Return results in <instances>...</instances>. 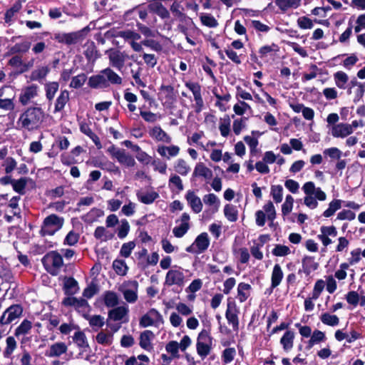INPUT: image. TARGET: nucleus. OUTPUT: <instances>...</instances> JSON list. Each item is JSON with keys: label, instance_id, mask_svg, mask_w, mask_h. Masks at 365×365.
<instances>
[{"label": "nucleus", "instance_id": "nucleus-1", "mask_svg": "<svg viewBox=\"0 0 365 365\" xmlns=\"http://www.w3.org/2000/svg\"><path fill=\"white\" fill-rule=\"evenodd\" d=\"M122 78L110 68H106L88 78V86L92 89H106L110 85L122 84Z\"/></svg>", "mask_w": 365, "mask_h": 365}, {"label": "nucleus", "instance_id": "nucleus-2", "mask_svg": "<svg viewBox=\"0 0 365 365\" xmlns=\"http://www.w3.org/2000/svg\"><path fill=\"white\" fill-rule=\"evenodd\" d=\"M45 113L40 107L31 106L25 110L17 121L21 128L29 131L38 129L43 123Z\"/></svg>", "mask_w": 365, "mask_h": 365}, {"label": "nucleus", "instance_id": "nucleus-3", "mask_svg": "<svg viewBox=\"0 0 365 365\" xmlns=\"http://www.w3.org/2000/svg\"><path fill=\"white\" fill-rule=\"evenodd\" d=\"M41 262L49 274L56 276L63 264V259L57 251H50L43 257Z\"/></svg>", "mask_w": 365, "mask_h": 365}, {"label": "nucleus", "instance_id": "nucleus-4", "mask_svg": "<svg viewBox=\"0 0 365 365\" xmlns=\"http://www.w3.org/2000/svg\"><path fill=\"white\" fill-rule=\"evenodd\" d=\"M63 217L56 214H51L43 220L40 234L41 236L53 235L63 227Z\"/></svg>", "mask_w": 365, "mask_h": 365}, {"label": "nucleus", "instance_id": "nucleus-5", "mask_svg": "<svg viewBox=\"0 0 365 365\" xmlns=\"http://www.w3.org/2000/svg\"><path fill=\"white\" fill-rule=\"evenodd\" d=\"M24 307L21 304H14L5 309L0 317L1 327L11 324H16L18 319L23 315Z\"/></svg>", "mask_w": 365, "mask_h": 365}, {"label": "nucleus", "instance_id": "nucleus-6", "mask_svg": "<svg viewBox=\"0 0 365 365\" xmlns=\"http://www.w3.org/2000/svg\"><path fill=\"white\" fill-rule=\"evenodd\" d=\"M158 100L162 102L163 106L173 108L177 101V93L171 85H161L158 93Z\"/></svg>", "mask_w": 365, "mask_h": 365}, {"label": "nucleus", "instance_id": "nucleus-7", "mask_svg": "<svg viewBox=\"0 0 365 365\" xmlns=\"http://www.w3.org/2000/svg\"><path fill=\"white\" fill-rule=\"evenodd\" d=\"M210 246V239L207 232H202L197 236L194 242L185 248V251L192 254H202Z\"/></svg>", "mask_w": 365, "mask_h": 365}, {"label": "nucleus", "instance_id": "nucleus-8", "mask_svg": "<svg viewBox=\"0 0 365 365\" xmlns=\"http://www.w3.org/2000/svg\"><path fill=\"white\" fill-rule=\"evenodd\" d=\"M240 311L237 308L236 303L231 301L229 298L227 300V309L225 312V317L229 324L232 325L234 331H239V317L238 314Z\"/></svg>", "mask_w": 365, "mask_h": 365}, {"label": "nucleus", "instance_id": "nucleus-9", "mask_svg": "<svg viewBox=\"0 0 365 365\" xmlns=\"http://www.w3.org/2000/svg\"><path fill=\"white\" fill-rule=\"evenodd\" d=\"M185 86L192 93L195 101V111L198 113L204 107V101L201 93V86L197 82H186Z\"/></svg>", "mask_w": 365, "mask_h": 365}, {"label": "nucleus", "instance_id": "nucleus-10", "mask_svg": "<svg viewBox=\"0 0 365 365\" xmlns=\"http://www.w3.org/2000/svg\"><path fill=\"white\" fill-rule=\"evenodd\" d=\"M149 9H148V5L145 4H138L133 8L126 11L123 14V19L125 21H130L134 19L133 14L135 11H137L139 16V18L142 21H145L148 17V11Z\"/></svg>", "mask_w": 365, "mask_h": 365}, {"label": "nucleus", "instance_id": "nucleus-11", "mask_svg": "<svg viewBox=\"0 0 365 365\" xmlns=\"http://www.w3.org/2000/svg\"><path fill=\"white\" fill-rule=\"evenodd\" d=\"M38 86L35 84L26 86L21 90L19 95V102L23 106L27 105L30 101L37 96Z\"/></svg>", "mask_w": 365, "mask_h": 365}, {"label": "nucleus", "instance_id": "nucleus-12", "mask_svg": "<svg viewBox=\"0 0 365 365\" xmlns=\"http://www.w3.org/2000/svg\"><path fill=\"white\" fill-rule=\"evenodd\" d=\"M149 11L157 14L161 19H168L170 12L165 6L161 3L160 0H153L148 4Z\"/></svg>", "mask_w": 365, "mask_h": 365}, {"label": "nucleus", "instance_id": "nucleus-13", "mask_svg": "<svg viewBox=\"0 0 365 365\" xmlns=\"http://www.w3.org/2000/svg\"><path fill=\"white\" fill-rule=\"evenodd\" d=\"M184 274L181 271L170 269L166 274L165 284L168 286H172L173 284L182 286L184 284Z\"/></svg>", "mask_w": 365, "mask_h": 365}, {"label": "nucleus", "instance_id": "nucleus-14", "mask_svg": "<svg viewBox=\"0 0 365 365\" xmlns=\"http://www.w3.org/2000/svg\"><path fill=\"white\" fill-rule=\"evenodd\" d=\"M185 199L195 213H199L202 211L203 207L202 201L193 190H190L187 191L185 195Z\"/></svg>", "mask_w": 365, "mask_h": 365}, {"label": "nucleus", "instance_id": "nucleus-15", "mask_svg": "<svg viewBox=\"0 0 365 365\" xmlns=\"http://www.w3.org/2000/svg\"><path fill=\"white\" fill-rule=\"evenodd\" d=\"M284 277V274L282 267L279 264H275L271 275V287L267 289V291L271 294L274 288L278 287Z\"/></svg>", "mask_w": 365, "mask_h": 365}, {"label": "nucleus", "instance_id": "nucleus-16", "mask_svg": "<svg viewBox=\"0 0 365 365\" xmlns=\"http://www.w3.org/2000/svg\"><path fill=\"white\" fill-rule=\"evenodd\" d=\"M302 269H299L298 274H301L303 272L306 276H309L319 267V264L314 261V257L305 256L302 260Z\"/></svg>", "mask_w": 365, "mask_h": 365}, {"label": "nucleus", "instance_id": "nucleus-17", "mask_svg": "<svg viewBox=\"0 0 365 365\" xmlns=\"http://www.w3.org/2000/svg\"><path fill=\"white\" fill-rule=\"evenodd\" d=\"M353 133L351 126L347 123H339L331 128V135L334 138H345Z\"/></svg>", "mask_w": 365, "mask_h": 365}, {"label": "nucleus", "instance_id": "nucleus-18", "mask_svg": "<svg viewBox=\"0 0 365 365\" xmlns=\"http://www.w3.org/2000/svg\"><path fill=\"white\" fill-rule=\"evenodd\" d=\"M154 337V334L150 330H145L140 333L139 337V345L140 346L147 351H151L153 350V345L151 343L152 338Z\"/></svg>", "mask_w": 365, "mask_h": 365}, {"label": "nucleus", "instance_id": "nucleus-19", "mask_svg": "<svg viewBox=\"0 0 365 365\" xmlns=\"http://www.w3.org/2000/svg\"><path fill=\"white\" fill-rule=\"evenodd\" d=\"M295 332L294 330H287L280 339V344L285 352H289L294 346Z\"/></svg>", "mask_w": 365, "mask_h": 365}, {"label": "nucleus", "instance_id": "nucleus-20", "mask_svg": "<svg viewBox=\"0 0 365 365\" xmlns=\"http://www.w3.org/2000/svg\"><path fill=\"white\" fill-rule=\"evenodd\" d=\"M68 351V346L64 342H56L50 346L49 349L46 351L48 357H58Z\"/></svg>", "mask_w": 365, "mask_h": 365}, {"label": "nucleus", "instance_id": "nucleus-21", "mask_svg": "<svg viewBox=\"0 0 365 365\" xmlns=\"http://www.w3.org/2000/svg\"><path fill=\"white\" fill-rule=\"evenodd\" d=\"M151 138L157 141H162L166 143H170L172 140L171 137L164 131L160 125L154 126L149 132Z\"/></svg>", "mask_w": 365, "mask_h": 365}, {"label": "nucleus", "instance_id": "nucleus-22", "mask_svg": "<svg viewBox=\"0 0 365 365\" xmlns=\"http://www.w3.org/2000/svg\"><path fill=\"white\" fill-rule=\"evenodd\" d=\"M197 177H202L206 180H210L212 178V171L206 167L203 163H198L194 168L192 180Z\"/></svg>", "mask_w": 365, "mask_h": 365}, {"label": "nucleus", "instance_id": "nucleus-23", "mask_svg": "<svg viewBox=\"0 0 365 365\" xmlns=\"http://www.w3.org/2000/svg\"><path fill=\"white\" fill-rule=\"evenodd\" d=\"M63 289L67 296L75 294L78 290V282L72 277H65Z\"/></svg>", "mask_w": 365, "mask_h": 365}, {"label": "nucleus", "instance_id": "nucleus-24", "mask_svg": "<svg viewBox=\"0 0 365 365\" xmlns=\"http://www.w3.org/2000/svg\"><path fill=\"white\" fill-rule=\"evenodd\" d=\"M157 151L160 156L169 159L170 157H175L179 154L180 148L174 145L170 146L159 145Z\"/></svg>", "mask_w": 365, "mask_h": 365}, {"label": "nucleus", "instance_id": "nucleus-25", "mask_svg": "<svg viewBox=\"0 0 365 365\" xmlns=\"http://www.w3.org/2000/svg\"><path fill=\"white\" fill-rule=\"evenodd\" d=\"M128 309L124 306L115 307L108 311V319L120 321L127 315Z\"/></svg>", "mask_w": 365, "mask_h": 365}, {"label": "nucleus", "instance_id": "nucleus-26", "mask_svg": "<svg viewBox=\"0 0 365 365\" xmlns=\"http://www.w3.org/2000/svg\"><path fill=\"white\" fill-rule=\"evenodd\" d=\"M15 336H9L6 339V346L3 351V356L6 359L12 358V354L17 348V341Z\"/></svg>", "mask_w": 365, "mask_h": 365}, {"label": "nucleus", "instance_id": "nucleus-27", "mask_svg": "<svg viewBox=\"0 0 365 365\" xmlns=\"http://www.w3.org/2000/svg\"><path fill=\"white\" fill-rule=\"evenodd\" d=\"M32 329V322L25 319L21 324L15 329L14 336L19 339L21 336L29 334Z\"/></svg>", "mask_w": 365, "mask_h": 365}, {"label": "nucleus", "instance_id": "nucleus-28", "mask_svg": "<svg viewBox=\"0 0 365 365\" xmlns=\"http://www.w3.org/2000/svg\"><path fill=\"white\" fill-rule=\"evenodd\" d=\"M50 72V68L48 66L38 67L34 70L30 75V81L41 82Z\"/></svg>", "mask_w": 365, "mask_h": 365}, {"label": "nucleus", "instance_id": "nucleus-29", "mask_svg": "<svg viewBox=\"0 0 365 365\" xmlns=\"http://www.w3.org/2000/svg\"><path fill=\"white\" fill-rule=\"evenodd\" d=\"M31 43L29 41L17 43L9 49V51L6 53V56L17 53H25L29 51Z\"/></svg>", "mask_w": 365, "mask_h": 365}, {"label": "nucleus", "instance_id": "nucleus-30", "mask_svg": "<svg viewBox=\"0 0 365 365\" xmlns=\"http://www.w3.org/2000/svg\"><path fill=\"white\" fill-rule=\"evenodd\" d=\"M274 3L282 12L284 13L290 8H298L301 4V0H274Z\"/></svg>", "mask_w": 365, "mask_h": 365}, {"label": "nucleus", "instance_id": "nucleus-31", "mask_svg": "<svg viewBox=\"0 0 365 365\" xmlns=\"http://www.w3.org/2000/svg\"><path fill=\"white\" fill-rule=\"evenodd\" d=\"M252 287L250 284L240 282L237 286V297L240 302H245L250 296Z\"/></svg>", "mask_w": 365, "mask_h": 365}, {"label": "nucleus", "instance_id": "nucleus-32", "mask_svg": "<svg viewBox=\"0 0 365 365\" xmlns=\"http://www.w3.org/2000/svg\"><path fill=\"white\" fill-rule=\"evenodd\" d=\"M103 300L107 307H115L119 303L118 297L113 291H106L103 295Z\"/></svg>", "mask_w": 365, "mask_h": 365}, {"label": "nucleus", "instance_id": "nucleus-33", "mask_svg": "<svg viewBox=\"0 0 365 365\" xmlns=\"http://www.w3.org/2000/svg\"><path fill=\"white\" fill-rule=\"evenodd\" d=\"M136 196L140 202L145 205H150L159 197V194L156 191H152L147 193H143L138 191L136 193Z\"/></svg>", "mask_w": 365, "mask_h": 365}, {"label": "nucleus", "instance_id": "nucleus-34", "mask_svg": "<svg viewBox=\"0 0 365 365\" xmlns=\"http://www.w3.org/2000/svg\"><path fill=\"white\" fill-rule=\"evenodd\" d=\"M69 101V92L67 90L61 91L55 103L54 113L61 111Z\"/></svg>", "mask_w": 365, "mask_h": 365}, {"label": "nucleus", "instance_id": "nucleus-35", "mask_svg": "<svg viewBox=\"0 0 365 365\" xmlns=\"http://www.w3.org/2000/svg\"><path fill=\"white\" fill-rule=\"evenodd\" d=\"M73 341L80 349L86 350V348H89L86 336L83 331L78 329L76 331L73 336Z\"/></svg>", "mask_w": 365, "mask_h": 365}, {"label": "nucleus", "instance_id": "nucleus-36", "mask_svg": "<svg viewBox=\"0 0 365 365\" xmlns=\"http://www.w3.org/2000/svg\"><path fill=\"white\" fill-rule=\"evenodd\" d=\"M224 215L227 220L231 222H235L238 219V210L236 206L227 204L224 207Z\"/></svg>", "mask_w": 365, "mask_h": 365}, {"label": "nucleus", "instance_id": "nucleus-37", "mask_svg": "<svg viewBox=\"0 0 365 365\" xmlns=\"http://www.w3.org/2000/svg\"><path fill=\"white\" fill-rule=\"evenodd\" d=\"M13 274L9 266L3 262H0V279L5 282H11Z\"/></svg>", "mask_w": 365, "mask_h": 365}, {"label": "nucleus", "instance_id": "nucleus-38", "mask_svg": "<svg viewBox=\"0 0 365 365\" xmlns=\"http://www.w3.org/2000/svg\"><path fill=\"white\" fill-rule=\"evenodd\" d=\"M96 342L103 346H110L113 341V333L101 331L96 336Z\"/></svg>", "mask_w": 365, "mask_h": 365}, {"label": "nucleus", "instance_id": "nucleus-39", "mask_svg": "<svg viewBox=\"0 0 365 365\" xmlns=\"http://www.w3.org/2000/svg\"><path fill=\"white\" fill-rule=\"evenodd\" d=\"M132 285L135 289H125L123 292L124 299L129 303H134L138 299L137 289L138 284L136 281H133Z\"/></svg>", "mask_w": 365, "mask_h": 365}, {"label": "nucleus", "instance_id": "nucleus-40", "mask_svg": "<svg viewBox=\"0 0 365 365\" xmlns=\"http://www.w3.org/2000/svg\"><path fill=\"white\" fill-rule=\"evenodd\" d=\"M175 18L180 22L178 28L184 34L187 32L188 26H190L193 24L192 19L187 16L185 13L179 14V16Z\"/></svg>", "mask_w": 365, "mask_h": 365}, {"label": "nucleus", "instance_id": "nucleus-41", "mask_svg": "<svg viewBox=\"0 0 365 365\" xmlns=\"http://www.w3.org/2000/svg\"><path fill=\"white\" fill-rule=\"evenodd\" d=\"M321 322L327 326L334 327L339 324V319L336 315L325 312L320 316Z\"/></svg>", "mask_w": 365, "mask_h": 365}, {"label": "nucleus", "instance_id": "nucleus-42", "mask_svg": "<svg viewBox=\"0 0 365 365\" xmlns=\"http://www.w3.org/2000/svg\"><path fill=\"white\" fill-rule=\"evenodd\" d=\"M58 88L59 84L56 81L48 82L45 84L46 97L49 101L53 99Z\"/></svg>", "mask_w": 365, "mask_h": 365}, {"label": "nucleus", "instance_id": "nucleus-43", "mask_svg": "<svg viewBox=\"0 0 365 365\" xmlns=\"http://www.w3.org/2000/svg\"><path fill=\"white\" fill-rule=\"evenodd\" d=\"M113 269L118 275L125 276L127 274L128 267L123 259H115L113 262Z\"/></svg>", "mask_w": 365, "mask_h": 365}, {"label": "nucleus", "instance_id": "nucleus-44", "mask_svg": "<svg viewBox=\"0 0 365 365\" xmlns=\"http://www.w3.org/2000/svg\"><path fill=\"white\" fill-rule=\"evenodd\" d=\"M341 207V200H333L329 204V207L323 212L322 215L325 217H330Z\"/></svg>", "mask_w": 365, "mask_h": 365}, {"label": "nucleus", "instance_id": "nucleus-45", "mask_svg": "<svg viewBox=\"0 0 365 365\" xmlns=\"http://www.w3.org/2000/svg\"><path fill=\"white\" fill-rule=\"evenodd\" d=\"M117 160L127 167H133L135 165L133 157L129 154H126L125 150L123 153H118Z\"/></svg>", "mask_w": 365, "mask_h": 365}, {"label": "nucleus", "instance_id": "nucleus-46", "mask_svg": "<svg viewBox=\"0 0 365 365\" xmlns=\"http://www.w3.org/2000/svg\"><path fill=\"white\" fill-rule=\"evenodd\" d=\"M87 76L84 73H81L76 76H73L71 78L69 87L76 89L80 88L84 85L87 81Z\"/></svg>", "mask_w": 365, "mask_h": 365}, {"label": "nucleus", "instance_id": "nucleus-47", "mask_svg": "<svg viewBox=\"0 0 365 365\" xmlns=\"http://www.w3.org/2000/svg\"><path fill=\"white\" fill-rule=\"evenodd\" d=\"M200 18L202 25L205 26L209 28H215L218 26L217 21L210 14L202 13L201 14Z\"/></svg>", "mask_w": 365, "mask_h": 365}, {"label": "nucleus", "instance_id": "nucleus-48", "mask_svg": "<svg viewBox=\"0 0 365 365\" xmlns=\"http://www.w3.org/2000/svg\"><path fill=\"white\" fill-rule=\"evenodd\" d=\"M212 343L197 341L196 349L198 355L202 358L206 357L210 352Z\"/></svg>", "mask_w": 365, "mask_h": 365}, {"label": "nucleus", "instance_id": "nucleus-49", "mask_svg": "<svg viewBox=\"0 0 365 365\" xmlns=\"http://www.w3.org/2000/svg\"><path fill=\"white\" fill-rule=\"evenodd\" d=\"M27 182L28 180L26 178H21L19 180L14 179L12 183L13 190L19 194H24Z\"/></svg>", "mask_w": 365, "mask_h": 365}, {"label": "nucleus", "instance_id": "nucleus-50", "mask_svg": "<svg viewBox=\"0 0 365 365\" xmlns=\"http://www.w3.org/2000/svg\"><path fill=\"white\" fill-rule=\"evenodd\" d=\"M335 83L339 88H345V84L348 82L349 78L344 71H337L334 74Z\"/></svg>", "mask_w": 365, "mask_h": 365}, {"label": "nucleus", "instance_id": "nucleus-51", "mask_svg": "<svg viewBox=\"0 0 365 365\" xmlns=\"http://www.w3.org/2000/svg\"><path fill=\"white\" fill-rule=\"evenodd\" d=\"M271 195L276 203H279L283 198V187L281 185L271 186Z\"/></svg>", "mask_w": 365, "mask_h": 365}, {"label": "nucleus", "instance_id": "nucleus-52", "mask_svg": "<svg viewBox=\"0 0 365 365\" xmlns=\"http://www.w3.org/2000/svg\"><path fill=\"white\" fill-rule=\"evenodd\" d=\"M175 170L181 175H187L190 168L183 159H178L174 165Z\"/></svg>", "mask_w": 365, "mask_h": 365}, {"label": "nucleus", "instance_id": "nucleus-53", "mask_svg": "<svg viewBox=\"0 0 365 365\" xmlns=\"http://www.w3.org/2000/svg\"><path fill=\"white\" fill-rule=\"evenodd\" d=\"M179 349H180L177 341H170L165 345L166 351L175 359L180 358Z\"/></svg>", "mask_w": 365, "mask_h": 365}, {"label": "nucleus", "instance_id": "nucleus-54", "mask_svg": "<svg viewBox=\"0 0 365 365\" xmlns=\"http://www.w3.org/2000/svg\"><path fill=\"white\" fill-rule=\"evenodd\" d=\"M118 36L123 38L125 41H137L139 40L141 36L140 35L131 30H126V31H120L118 33Z\"/></svg>", "mask_w": 365, "mask_h": 365}, {"label": "nucleus", "instance_id": "nucleus-55", "mask_svg": "<svg viewBox=\"0 0 365 365\" xmlns=\"http://www.w3.org/2000/svg\"><path fill=\"white\" fill-rule=\"evenodd\" d=\"M99 292V287L98 284L93 282H91L83 292V296L87 299L92 298L95 294Z\"/></svg>", "mask_w": 365, "mask_h": 365}, {"label": "nucleus", "instance_id": "nucleus-56", "mask_svg": "<svg viewBox=\"0 0 365 365\" xmlns=\"http://www.w3.org/2000/svg\"><path fill=\"white\" fill-rule=\"evenodd\" d=\"M236 350L234 347L226 348L222 351V361L225 364H230L234 360Z\"/></svg>", "mask_w": 365, "mask_h": 365}, {"label": "nucleus", "instance_id": "nucleus-57", "mask_svg": "<svg viewBox=\"0 0 365 365\" xmlns=\"http://www.w3.org/2000/svg\"><path fill=\"white\" fill-rule=\"evenodd\" d=\"M86 58L88 61H94L98 58L101 56V54L98 53V51L94 45V43H92L90 46H88L86 50L84 52Z\"/></svg>", "mask_w": 365, "mask_h": 365}, {"label": "nucleus", "instance_id": "nucleus-58", "mask_svg": "<svg viewBox=\"0 0 365 365\" xmlns=\"http://www.w3.org/2000/svg\"><path fill=\"white\" fill-rule=\"evenodd\" d=\"M293 203V197L291 195H287L285 198V202L282 205V215L286 216L292 212Z\"/></svg>", "mask_w": 365, "mask_h": 365}, {"label": "nucleus", "instance_id": "nucleus-59", "mask_svg": "<svg viewBox=\"0 0 365 365\" xmlns=\"http://www.w3.org/2000/svg\"><path fill=\"white\" fill-rule=\"evenodd\" d=\"M104 324V318L101 315H93L89 319V324L95 331H98L99 328L103 327Z\"/></svg>", "mask_w": 365, "mask_h": 365}, {"label": "nucleus", "instance_id": "nucleus-60", "mask_svg": "<svg viewBox=\"0 0 365 365\" xmlns=\"http://www.w3.org/2000/svg\"><path fill=\"white\" fill-rule=\"evenodd\" d=\"M279 51V46L274 43H272L271 45H266L262 46L259 50V53L260 54V57L263 58L266 56L268 53H270L272 52L277 53Z\"/></svg>", "mask_w": 365, "mask_h": 365}, {"label": "nucleus", "instance_id": "nucleus-61", "mask_svg": "<svg viewBox=\"0 0 365 365\" xmlns=\"http://www.w3.org/2000/svg\"><path fill=\"white\" fill-rule=\"evenodd\" d=\"M16 357L21 365H31L32 357L26 349L21 350V353L19 354Z\"/></svg>", "mask_w": 365, "mask_h": 365}, {"label": "nucleus", "instance_id": "nucleus-62", "mask_svg": "<svg viewBox=\"0 0 365 365\" xmlns=\"http://www.w3.org/2000/svg\"><path fill=\"white\" fill-rule=\"evenodd\" d=\"M110 61L112 65L116 68H120L124 63L123 58L120 55L118 51L113 52L109 56Z\"/></svg>", "mask_w": 365, "mask_h": 365}, {"label": "nucleus", "instance_id": "nucleus-63", "mask_svg": "<svg viewBox=\"0 0 365 365\" xmlns=\"http://www.w3.org/2000/svg\"><path fill=\"white\" fill-rule=\"evenodd\" d=\"M272 253L276 257H284L290 253L289 247L283 245H276Z\"/></svg>", "mask_w": 365, "mask_h": 365}, {"label": "nucleus", "instance_id": "nucleus-64", "mask_svg": "<svg viewBox=\"0 0 365 365\" xmlns=\"http://www.w3.org/2000/svg\"><path fill=\"white\" fill-rule=\"evenodd\" d=\"M130 231V225L127 220L123 219L121 220V225L118 228V237L120 239L125 238Z\"/></svg>", "mask_w": 365, "mask_h": 365}]
</instances>
